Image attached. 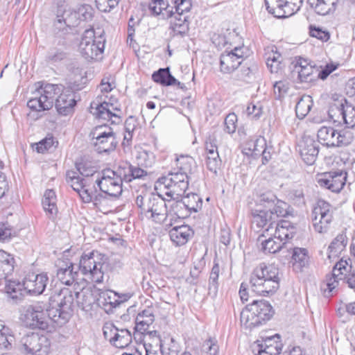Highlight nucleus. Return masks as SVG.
Instances as JSON below:
<instances>
[{
    "label": "nucleus",
    "mask_w": 355,
    "mask_h": 355,
    "mask_svg": "<svg viewBox=\"0 0 355 355\" xmlns=\"http://www.w3.org/2000/svg\"><path fill=\"white\" fill-rule=\"evenodd\" d=\"M149 216L157 223L165 222L166 229H170L169 236L171 241L178 246V200L175 198L166 200L159 196L153 197V204L149 210Z\"/></svg>",
    "instance_id": "nucleus-1"
},
{
    "label": "nucleus",
    "mask_w": 355,
    "mask_h": 355,
    "mask_svg": "<svg viewBox=\"0 0 355 355\" xmlns=\"http://www.w3.org/2000/svg\"><path fill=\"white\" fill-rule=\"evenodd\" d=\"M279 268L275 265L260 263L250 275L252 291L262 296L274 294L279 287Z\"/></svg>",
    "instance_id": "nucleus-2"
},
{
    "label": "nucleus",
    "mask_w": 355,
    "mask_h": 355,
    "mask_svg": "<svg viewBox=\"0 0 355 355\" xmlns=\"http://www.w3.org/2000/svg\"><path fill=\"white\" fill-rule=\"evenodd\" d=\"M73 301L74 295L69 288L55 291L49 298L48 318L58 326L64 325L72 315Z\"/></svg>",
    "instance_id": "nucleus-3"
},
{
    "label": "nucleus",
    "mask_w": 355,
    "mask_h": 355,
    "mask_svg": "<svg viewBox=\"0 0 355 355\" xmlns=\"http://www.w3.org/2000/svg\"><path fill=\"white\" fill-rule=\"evenodd\" d=\"M318 142L328 148L344 147L354 140V135L349 129L338 130L331 126H322L317 132Z\"/></svg>",
    "instance_id": "nucleus-4"
},
{
    "label": "nucleus",
    "mask_w": 355,
    "mask_h": 355,
    "mask_svg": "<svg viewBox=\"0 0 355 355\" xmlns=\"http://www.w3.org/2000/svg\"><path fill=\"white\" fill-rule=\"evenodd\" d=\"M124 181L120 166L116 171L106 168L101 171V175L96 179V184L101 192L112 198H119L123 191L122 183Z\"/></svg>",
    "instance_id": "nucleus-5"
},
{
    "label": "nucleus",
    "mask_w": 355,
    "mask_h": 355,
    "mask_svg": "<svg viewBox=\"0 0 355 355\" xmlns=\"http://www.w3.org/2000/svg\"><path fill=\"white\" fill-rule=\"evenodd\" d=\"M105 38L103 33L96 36L93 28L87 29L82 35L79 51L87 60H97L105 47Z\"/></svg>",
    "instance_id": "nucleus-6"
},
{
    "label": "nucleus",
    "mask_w": 355,
    "mask_h": 355,
    "mask_svg": "<svg viewBox=\"0 0 355 355\" xmlns=\"http://www.w3.org/2000/svg\"><path fill=\"white\" fill-rule=\"evenodd\" d=\"M19 320L24 327L32 329L46 330L49 327L44 307L40 303L23 306L20 309Z\"/></svg>",
    "instance_id": "nucleus-7"
},
{
    "label": "nucleus",
    "mask_w": 355,
    "mask_h": 355,
    "mask_svg": "<svg viewBox=\"0 0 355 355\" xmlns=\"http://www.w3.org/2000/svg\"><path fill=\"white\" fill-rule=\"evenodd\" d=\"M60 89V85L45 84L44 86H41L35 94V96L27 102V106L36 112L49 110L53 107L55 96Z\"/></svg>",
    "instance_id": "nucleus-8"
},
{
    "label": "nucleus",
    "mask_w": 355,
    "mask_h": 355,
    "mask_svg": "<svg viewBox=\"0 0 355 355\" xmlns=\"http://www.w3.org/2000/svg\"><path fill=\"white\" fill-rule=\"evenodd\" d=\"M90 136L96 150L99 153L113 151L118 144L112 128L106 125L96 126L92 130Z\"/></svg>",
    "instance_id": "nucleus-9"
},
{
    "label": "nucleus",
    "mask_w": 355,
    "mask_h": 355,
    "mask_svg": "<svg viewBox=\"0 0 355 355\" xmlns=\"http://www.w3.org/2000/svg\"><path fill=\"white\" fill-rule=\"evenodd\" d=\"M103 263L98 261L94 252L88 254H83L78 264L79 271L87 279L95 283L103 281Z\"/></svg>",
    "instance_id": "nucleus-10"
},
{
    "label": "nucleus",
    "mask_w": 355,
    "mask_h": 355,
    "mask_svg": "<svg viewBox=\"0 0 355 355\" xmlns=\"http://www.w3.org/2000/svg\"><path fill=\"white\" fill-rule=\"evenodd\" d=\"M20 344L25 353L33 355H46L50 348L49 338L34 332L23 336Z\"/></svg>",
    "instance_id": "nucleus-11"
},
{
    "label": "nucleus",
    "mask_w": 355,
    "mask_h": 355,
    "mask_svg": "<svg viewBox=\"0 0 355 355\" xmlns=\"http://www.w3.org/2000/svg\"><path fill=\"white\" fill-rule=\"evenodd\" d=\"M66 180L71 188L79 194L84 202H90L91 197L89 190L93 184L90 179L81 178L77 171L70 170L67 171Z\"/></svg>",
    "instance_id": "nucleus-12"
},
{
    "label": "nucleus",
    "mask_w": 355,
    "mask_h": 355,
    "mask_svg": "<svg viewBox=\"0 0 355 355\" xmlns=\"http://www.w3.org/2000/svg\"><path fill=\"white\" fill-rule=\"evenodd\" d=\"M103 335L110 344L117 348H124L132 342V336L127 329H119L112 324L103 327Z\"/></svg>",
    "instance_id": "nucleus-13"
},
{
    "label": "nucleus",
    "mask_w": 355,
    "mask_h": 355,
    "mask_svg": "<svg viewBox=\"0 0 355 355\" xmlns=\"http://www.w3.org/2000/svg\"><path fill=\"white\" fill-rule=\"evenodd\" d=\"M279 338V334H275L262 341L257 340L253 345V352L257 355H279L282 349Z\"/></svg>",
    "instance_id": "nucleus-14"
},
{
    "label": "nucleus",
    "mask_w": 355,
    "mask_h": 355,
    "mask_svg": "<svg viewBox=\"0 0 355 355\" xmlns=\"http://www.w3.org/2000/svg\"><path fill=\"white\" fill-rule=\"evenodd\" d=\"M346 173L342 171L324 173L318 180V184L333 192H339L345 184Z\"/></svg>",
    "instance_id": "nucleus-15"
},
{
    "label": "nucleus",
    "mask_w": 355,
    "mask_h": 355,
    "mask_svg": "<svg viewBox=\"0 0 355 355\" xmlns=\"http://www.w3.org/2000/svg\"><path fill=\"white\" fill-rule=\"evenodd\" d=\"M299 152L304 162L313 164L319 153L318 142L310 136H304L298 144Z\"/></svg>",
    "instance_id": "nucleus-16"
},
{
    "label": "nucleus",
    "mask_w": 355,
    "mask_h": 355,
    "mask_svg": "<svg viewBox=\"0 0 355 355\" xmlns=\"http://www.w3.org/2000/svg\"><path fill=\"white\" fill-rule=\"evenodd\" d=\"M76 105V94L69 89L63 90L55 101V107L58 113L62 116L73 113Z\"/></svg>",
    "instance_id": "nucleus-17"
},
{
    "label": "nucleus",
    "mask_w": 355,
    "mask_h": 355,
    "mask_svg": "<svg viewBox=\"0 0 355 355\" xmlns=\"http://www.w3.org/2000/svg\"><path fill=\"white\" fill-rule=\"evenodd\" d=\"M110 107L114 110L120 112L119 108H114L112 105H110L107 102L103 103H96L92 102L90 105V112L94 115L96 118L102 119L104 120H111L112 123H119L121 122V116L116 113H113Z\"/></svg>",
    "instance_id": "nucleus-18"
},
{
    "label": "nucleus",
    "mask_w": 355,
    "mask_h": 355,
    "mask_svg": "<svg viewBox=\"0 0 355 355\" xmlns=\"http://www.w3.org/2000/svg\"><path fill=\"white\" fill-rule=\"evenodd\" d=\"M25 289L28 294L40 295L44 291L49 278L46 274H28L24 278Z\"/></svg>",
    "instance_id": "nucleus-19"
},
{
    "label": "nucleus",
    "mask_w": 355,
    "mask_h": 355,
    "mask_svg": "<svg viewBox=\"0 0 355 355\" xmlns=\"http://www.w3.org/2000/svg\"><path fill=\"white\" fill-rule=\"evenodd\" d=\"M164 344H162L161 341L153 343H145L144 348L146 351L145 355H164V349L167 345L168 355H178V347L176 341L173 338H165Z\"/></svg>",
    "instance_id": "nucleus-20"
},
{
    "label": "nucleus",
    "mask_w": 355,
    "mask_h": 355,
    "mask_svg": "<svg viewBox=\"0 0 355 355\" xmlns=\"http://www.w3.org/2000/svg\"><path fill=\"white\" fill-rule=\"evenodd\" d=\"M241 50V48H234L230 52L221 55L220 66L222 72L230 73L238 68L241 64V59L243 58V54L238 53Z\"/></svg>",
    "instance_id": "nucleus-21"
},
{
    "label": "nucleus",
    "mask_w": 355,
    "mask_h": 355,
    "mask_svg": "<svg viewBox=\"0 0 355 355\" xmlns=\"http://www.w3.org/2000/svg\"><path fill=\"white\" fill-rule=\"evenodd\" d=\"M194 163L191 157H179V189L184 190V193L188 190L189 175L191 173Z\"/></svg>",
    "instance_id": "nucleus-22"
},
{
    "label": "nucleus",
    "mask_w": 355,
    "mask_h": 355,
    "mask_svg": "<svg viewBox=\"0 0 355 355\" xmlns=\"http://www.w3.org/2000/svg\"><path fill=\"white\" fill-rule=\"evenodd\" d=\"M250 305L261 324L269 320L273 314L272 308L267 301L254 300Z\"/></svg>",
    "instance_id": "nucleus-23"
},
{
    "label": "nucleus",
    "mask_w": 355,
    "mask_h": 355,
    "mask_svg": "<svg viewBox=\"0 0 355 355\" xmlns=\"http://www.w3.org/2000/svg\"><path fill=\"white\" fill-rule=\"evenodd\" d=\"M179 196H181V202L184 207L190 211L197 212L202 205L201 198L191 191L188 187V190L184 193V190L179 189Z\"/></svg>",
    "instance_id": "nucleus-24"
},
{
    "label": "nucleus",
    "mask_w": 355,
    "mask_h": 355,
    "mask_svg": "<svg viewBox=\"0 0 355 355\" xmlns=\"http://www.w3.org/2000/svg\"><path fill=\"white\" fill-rule=\"evenodd\" d=\"M154 321L155 315L153 309L152 307H148L139 313L137 315L135 320V329L141 334H144Z\"/></svg>",
    "instance_id": "nucleus-25"
},
{
    "label": "nucleus",
    "mask_w": 355,
    "mask_h": 355,
    "mask_svg": "<svg viewBox=\"0 0 355 355\" xmlns=\"http://www.w3.org/2000/svg\"><path fill=\"white\" fill-rule=\"evenodd\" d=\"M347 265V261L343 259L336 263L332 270V276L327 280V286L329 292L336 288L338 282L343 279V271H348Z\"/></svg>",
    "instance_id": "nucleus-26"
},
{
    "label": "nucleus",
    "mask_w": 355,
    "mask_h": 355,
    "mask_svg": "<svg viewBox=\"0 0 355 355\" xmlns=\"http://www.w3.org/2000/svg\"><path fill=\"white\" fill-rule=\"evenodd\" d=\"M252 224L258 228L263 227L268 224L266 231H269V228H272V225L275 223V217L268 210H252Z\"/></svg>",
    "instance_id": "nucleus-27"
},
{
    "label": "nucleus",
    "mask_w": 355,
    "mask_h": 355,
    "mask_svg": "<svg viewBox=\"0 0 355 355\" xmlns=\"http://www.w3.org/2000/svg\"><path fill=\"white\" fill-rule=\"evenodd\" d=\"M296 233V227L288 220H282L275 226V238L286 242L292 239Z\"/></svg>",
    "instance_id": "nucleus-28"
},
{
    "label": "nucleus",
    "mask_w": 355,
    "mask_h": 355,
    "mask_svg": "<svg viewBox=\"0 0 355 355\" xmlns=\"http://www.w3.org/2000/svg\"><path fill=\"white\" fill-rule=\"evenodd\" d=\"M308 250L303 248H295L293 250L291 263L296 272L302 271L309 265Z\"/></svg>",
    "instance_id": "nucleus-29"
},
{
    "label": "nucleus",
    "mask_w": 355,
    "mask_h": 355,
    "mask_svg": "<svg viewBox=\"0 0 355 355\" xmlns=\"http://www.w3.org/2000/svg\"><path fill=\"white\" fill-rule=\"evenodd\" d=\"M347 241V236L344 232L338 234L328 247V259L331 260L332 258L338 257L345 250Z\"/></svg>",
    "instance_id": "nucleus-30"
},
{
    "label": "nucleus",
    "mask_w": 355,
    "mask_h": 355,
    "mask_svg": "<svg viewBox=\"0 0 355 355\" xmlns=\"http://www.w3.org/2000/svg\"><path fill=\"white\" fill-rule=\"evenodd\" d=\"M125 182H130L132 180L143 179L148 173L146 171L137 166H133L129 163H125L119 166Z\"/></svg>",
    "instance_id": "nucleus-31"
},
{
    "label": "nucleus",
    "mask_w": 355,
    "mask_h": 355,
    "mask_svg": "<svg viewBox=\"0 0 355 355\" xmlns=\"http://www.w3.org/2000/svg\"><path fill=\"white\" fill-rule=\"evenodd\" d=\"M164 0H152L149 3V10L154 15H162L164 18L171 17L177 12Z\"/></svg>",
    "instance_id": "nucleus-32"
},
{
    "label": "nucleus",
    "mask_w": 355,
    "mask_h": 355,
    "mask_svg": "<svg viewBox=\"0 0 355 355\" xmlns=\"http://www.w3.org/2000/svg\"><path fill=\"white\" fill-rule=\"evenodd\" d=\"M5 288L9 297L16 302L22 300L24 297L28 294L27 290L25 289L24 280L23 283L6 281Z\"/></svg>",
    "instance_id": "nucleus-33"
},
{
    "label": "nucleus",
    "mask_w": 355,
    "mask_h": 355,
    "mask_svg": "<svg viewBox=\"0 0 355 355\" xmlns=\"http://www.w3.org/2000/svg\"><path fill=\"white\" fill-rule=\"evenodd\" d=\"M299 66L295 65L297 69L298 78L301 83H312L318 80L317 69L311 65H302V62H297Z\"/></svg>",
    "instance_id": "nucleus-34"
},
{
    "label": "nucleus",
    "mask_w": 355,
    "mask_h": 355,
    "mask_svg": "<svg viewBox=\"0 0 355 355\" xmlns=\"http://www.w3.org/2000/svg\"><path fill=\"white\" fill-rule=\"evenodd\" d=\"M119 297L116 298V293L112 291H107L101 293L100 295V297L98 300V303L99 306H101L106 312L110 311L112 308H116L119 306L123 300L119 299Z\"/></svg>",
    "instance_id": "nucleus-35"
},
{
    "label": "nucleus",
    "mask_w": 355,
    "mask_h": 355,
    "mask_svg": "<svg viewBox=\"0 0 355 355\" xmlns=\"http://www.w3.org/2000/svg\"><path fill=\"white\" fill-rule=\"evenodd\" d=\"M264 235L259 236V241L261 243V250L264 253H276L281 250L282 248L286 247V242H282V240L275 238V235L272 238L263 240Z\"/></svg>",
    "instance_id": "nucleus-36"
},
{
    "label": "nucleus",
    "mask_w": 355,
    "mask_h": 355,
    "mask_svg": "<svg viewBox=\"0 0 355 355\" xmlns=\"http://www.w3.org/2000/svg\"><path fill=\"white\" fill-rule=\"evenodd\" d=\"M240 320L241 326L247 330H252L261 324L257 319L256 313L251 310L250 305H247L241 311Z\"/></svg>",
    "instance_id": "nucleus-37"
},
{
    "label": "nucleus",
    "mask_w": 355,
    "mask_h": 355,
    "mask_svg": "<svg viewBox=\"0 0 355 355\" xmlns=\"http://www.w3.org/2000/svg\"><path fill=\"white\" fill-rule=\"evenodd\" d=\"M94 185L89 190V196L91 197L90 202H93L94 206L100 211L103 212H109L111 211L110 206L108 205L109 198L108 195L101 192L96 193V191L94 189Z\"/></svg>",
    "instance_id": "nucleus-38"
},
{
    "label": "nucleus",
    "mask_w": 355,
    "mask_h": 355,
    "mask_svg": "<svg viewBox=\"0 0 355 355\" xmlns=\"http://www.w3.org/2000/svg\"><path fill=\"white\" fill-rule=\"evenodd\" d=\"M179 35H184L189 31L188 16H184V12L190 11L192 4L191 0H179Z\"/></svg>",
    "instance_id": "nucleus-39"
},
{
    "label": "nucleus",
    "mask_w": 355,
    "mask_h": 355,
    "mask_svg": "<svg viewBox=\"0 0 355 355\" xmlns=\"http://www.w3.org/2000/svg\"><path fill=\"white\" fill-rule=\"evenodd\" d=\"M338 2L339 0H317L313 8L318 15H331L336 11Z\"/></svg>",
    "instance_id": "nucleus-40"
},
{
    "label": "nucleus",
    "mask_w": 355,
    "mask_h": 355,
    "mask_svg": "<svg viewBox=\"0 0 355 355\" xmlns=\"http://www.w3.org/2000/svg\"><path fill=\"white\" fill-rule=\"evenodd\" d=\"M42 205L44 211L50 214V217H53L58 212L56 205L55 193L52 189H48L44 194L42 199Z\"/></svg>",
    "instance_id": "nucleus-41"
},
{
    "label": "nucleus",
    "mask_w": 355,
    "mask_h": 355,
    "mask_svg": "<svg viewBox=\"0 0 355 355\" xmlns=\"http://www.w3.org/2000/svg\"><path fill=\"white\" fill-rule=\"evenodd\" d=\"M153 80L164 86H170L176 83V79L171 73L168 67L161 68L152 75Z\"/></svg>",
    "instance_id": "nucleus-42"
},
{
    "label": "nucleus",
    "mask_w": 355,
    "mask_h": 355,
    "mask_svg": "<svg viewBox=\"0 0 355 355\" xmlns=\"http://www.w3.org/2000/svg\"><path fill=\"white\" fill-rule=\"evenodd\" d=\"M275 49H276V47L274 46H268L265 49L266 64L268 67L270 69L271 72H277L281 64V55L275 51Z\"/></svg>",
    "instance_id": "nucleus-43"
},
{
    "label": "nucleus",
    "mask_w": 355,
    "mask_h": 355,
    "mask_svg": "<svg viewBox=\"0 0 355 355\" xmlns=\"http://www.w3.org/2000/svg\"><path fill=\"white\" fill-rule=\"evenodd\" d=\"M267 10L277 18H286L287 10L284 9V2L282 0H265Z\"/></svg>",
    "instance_id": "nucleus-44"
},
{
    "label": "nucleus",
    "mask_w": 355,
    "mask_h": 355,
    "mask_svg": "<svg viewBox=\"0 0 355 355\" xmlns=\"http://www.w3.org/2000/svg\"><path fill=\"white\" fill-rule=\"evenodd\" d=\"M313 107V99L309 95L302 96L295 106L296 115L299 119H304Z\"/></svg>",
    "instance_id": "nucleus-45"
},
{
    "label": "nucleus",
    "mask_w": 355,
    "mask_h": 355,
    "mask_svg": "<svg viewBox=\"0 0 355 355\" xmlns=\"http://www.w3.org/2000/svg\"><path fill=\"white\" fill-rule=\"evenodd\" d=\"M74 266L71 263L65 268H60L57 271V277L58 279L65 285H71L74 282L78 272L74 271Z\"/></svg>",
    "instance_id": "nucleus-46"
},
{
    "label": "nucleus",
    "mask_w": 355,
    "mask_h": 355,
    "mask_svg": "<svg viewBox=\"0 0 355 355\" xmlns=\"http://www.w3.org/2000/svg\"><path fill=\"white\" fill-rule=\"evenodd\" d=\"M78 306L83 310L88 311L92 309L95 302L92 293L88 290L75 293Z\"/></svg>",
    "instance_id": "nucleus-47"
},
{
    "label": "nucleus",
    "mask_w": 355,
    "mask_h": 355,
    "mask_svg": "<svg viewBox=\"0 0 355 355\" xmlns=\"http://www.w3.org/2000/svg\"><path fill=\"white\" fill-rule=\"evenodd\" d=\"M157 196L153 193H145L138 195L135 199V204L140 209L141 214L148 215L151 205L153 204V197Z\"/></svg>",
    "instance_id": "nucleus-48"
},
{
    "label": "nucleus",
    "mask_w": 355,
    "mask_h": 355,
    "mask_svg": "<svg viewBox=\"0 0 355 355\" xmlns=\"http://www.w3.org/2000/svg\"><path fill=\"white\" fill-rule=\"evenodd\" d=\"M345 99H342L341 101H336L330 105L328 115L334 122H340V119L343 118V110L345 108Z\"/></svg>",
    "instance_id": "nucleus-49"
},
{
    "label": "nucleus",
    "mask_w": 355,
    "mask_h": 355,
    "mask_svg": "<svg viewBox=\"0 0 355 355\" xmlns=\"http://www.w3.org/2000/svg\"><path fill=\"white\" fill-rule=\"evenodd\" d=\"M334 208L327 202L323 200H318L313 207L311 216L324 217L329 215L334 218Z\"/></svg>",
    "instance_id": "nucleus-50"
},
{
    "label": "nucleus",
    "mask_w": 355,
    "mask_h": 355,
    "mask_svg": "<svg viewBox=\"0 0 355 355\" xmlns=\"http://www.w3.org/2000/svg\"><path fill=\"white\" fill-rule=\"evenodd\" d=\"M334 218H331L328 214L324 217L312 216V222L314 230L319 233H325L330 227V225Z\"/></svg>",
    "instance_id": "nucleus-51"
},
{
    "label": "nucleus",
    "mask_w": 355,
    "mask_h": 355,
    "mask_svg": "<svg viewBox=\"0 0 355 355\" xmlns=\"http://www.w3.org/2000/svg\"><path fill=\"white\" fill-rule=\"evenodd\" d=\"M67 57V53L61 49L52 48L47 52L45 61L51 64H55L65 60Z\"/></svg>",
    "instance_id": "nucleus-52"
},
{
    "label": "nucleus",
    "mask_w": 355,
    "mask_h": 355,
    "mask_svg": "<svg viewBox=\"0 0 355 355\" xmlns=\"http://www.w3.org/2000/svg\"><path fill=\"white\" fill-rule=\"evenodd\" d=\"M343 114L342 120L346 124L348 128H355V107L347 101L345 108L343 110Z\"/></svg>",
    "instance_id": "nucleus-53"
},
{
    "label": "nucleus",
    "mask_w": 355,
    "mask_h": 355,
    "mask_svg": "<svg viewBox=\"0 0 355 355\" xmlns=\"http://www.w3.org/2000/svg\"><path fill=\"white\" fill-rule=\"evenodd\" d=\"M17 232L8 221L0 222V241H9L12 238L15 237Z\"/></svg>",
    "instance_id": "nucleus-54"
},
{
    "label": "nucleus",
    "mask_w": 355,
    "mask_h": 355,
    "mask_svg": "<svg viewBox=\"0 0 355 355\" xmlns=\"http://www.w3.org/2000/svg\"><path fill=\"white\" fill-rule=\"evenodd\" d=\"M15 338L13 335L10 334V329L4 326L0 329V348L3 349H9L12 347Z\"/></svg>",
    "instance_id": "nucleus-55"
},
{
    "label": "nucleus",
    "mask_w": 355,
    "mask_h": 355,
    "mask_svg": "<svg viewBox=\"0 0 355 355\" xmlns=\"http://www.w3.org/2000/svg\"><path fill=\"white\" fill-rule=\"evenodd\" d=\"M220 268L218 263H214L212 267L210 276H209V294L213 295L214 296L216 295L218 291V279L219 277Z\"/></svg>",
    "instance_id": "nucleus-56"
},
{
    "label": "nucleus",
    "mask_w": 355,
    "mask_h": 355,
    "mask_svg": "<svg viewBox=\"0 0 355 355\" xmlns=\"http://www.w3.org/2000/svg\"><path fill=\"white\" fill-rule=\"evenodd\" d=\"M273 205V208L270 209L268 211L270 213H272L275 220L278 217H284L288 215V205L286 202L277 199Z\"/></svg>",
    "instance_id": "nucleus-57"
},
{
    "label": "nucleus",
    "mask_w": 355,
    "mask_h": 355,
    "mask_svg": "<svg viewBox=\"0 0 355 355\" xmlns=\"http://www.w3.org/2000/svg\"><path fill=\"white\" fill-rule=\"evenodd\" d=\"M173 174H171L172 176ZM159 182L162 184L164 187L167 189V191L165 192V194L171 198H173V195L175 193V187L177 185V182L172 178L170 177V175L167 177H163L159 179Z\"/></svg>",
    "instance_id": "nucleus-58"
},
{
    "label": "nucleus",
    "mask_w": 355,
    "mask_h": 355,
    "mask_svg": "<svg viewBox=\"0 0 355 355\" xmlns=\"http://www.w3.org/2000/svg\"><path fill=\"white\" fill-rule=\"evenodd\" d=\"M257 71V67L252 65V67H243L238 75L239 78L245 82H250L255 78V73Z\"/></svg>",
    "instance_id": "nucleus-59"
},
{
    "label": "nucleus",
    "mask_w": 355,
    "mask_h": 355,
    "mask_svg": "<svg viewBox=\"0 0 355 355\" xmlns=\"http://www.w3.org/2000/svg\"><path fill=\"white\" fill-rule=\"evenodd\" d=\"M186 71L184 76L182 78V82L179 81V88L182 90L191 89L193 84L194 73L191 69L185 67Z\"/></svg>",
    "instance_id": "nucleus-60"
},
{
    "label": "nucleus",
    "mask_w": 355,
    "mask_h": 355,
    "mask_svg": "<svg viewBox=\"0 0 355 355\" xmlns=\"http://www.w3.org/2000/svg\"><path fill=\"white\" fill-rule=\"evenodd\" d=\"M79 19L76 12H65L62 19H58L57 22L61 24L63 21L67 26L74 27L78 24Z\"/></svg>",
    "instance_id": "nucleus-61"
},
{
    "label": "nucleus",
    "mask_w": 355,
    "mask_h": 355,
    "mask_svg": "<svg viewBox=\"0 0 355 355\" xmlns=\"http://www.w3.org/2000/svg\"><path fill=\"white\" fill-rule=\"evenodd\" d=\"M121 0H95L96 6L101 12H107L118 6Z\"/></svg>",
    "instance_id": "nucleus-62"
},
{
    "label": "nucleus",
    "mask_w": 355,
    "mask_h": 355,
    "mask_svg": "<svg viewBox=\"0 0 355 355\" xmlns=\"http://www.w3.org/2000/svg\"><path fill=\"white\" fill-rule=\"evenodd\" d=\"M284 9L287 10V16H292L296 13L302 5L303 0H283Z\"/></svg>",
    "instance_id": "nucleus-63"
},
{
    "label": "nucleus",
    "mask_w": 355,
    "mask_h": 355,
    "mask_svg": "<svg viewBox=\"0 0 355 355\" xmlns=\"http://www.w3.org/2000/svg\"><path fill=\"white\" fill-rule=\"evenodd\" d=\"M193 236V231L187 225H179V245H184Z\"/></svg>",
    "instance_id": "nucleus-64"
}]
</instances>
